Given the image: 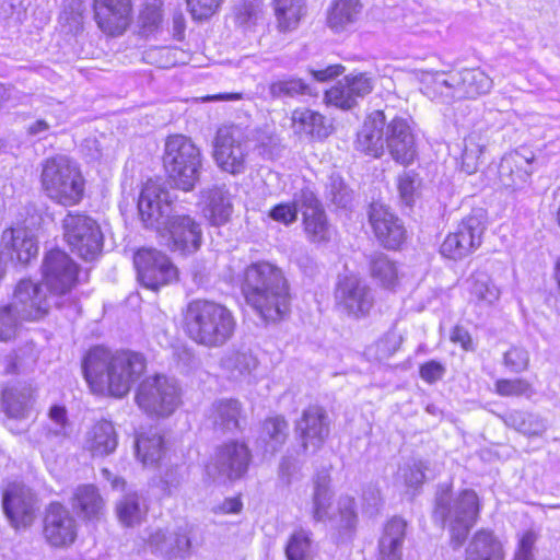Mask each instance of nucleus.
Instances as JSON below:
<instances>
[{
	"instance_id": "obj_25",
	"label": "nucleus",
	"mask_w": 560,
	"mask_h": 560,
	"mask_svg": "<svg viewBox=\"0 0 560 560\" xmlns=\"http://www.w3.org/2000/svg\"><path fill=\"white\" fill-rule=\"evenodd\" d=\"M36 400V387L28 382L7 386L2 390V409L13 419L27 418Z\"/></svg>"
},
{
	"instance_id": "obj_36",
	"label": "nucleus",
	"mask_w": 560,
	"mask_h": 560,
	"mask_svg": "<svg viewBox=\"0 0 560 560\" xmlns=\"http://www.w3.org/2000/svg\"><path fill=\"white\" fill-rule=\"evenodd\" d=\"M272 8L281 32L295 30L307 12L305 0H272Z\"/></svg>"
},
{
	"instance_id": "obj_30",
	"label": "nucleus",
	"mask_w": 560,
	"mask_h": 560,
	"mask_svg": "<svg viewBox=\"0 0 560 560\" xmlns=\"http://www.w3.org/2000/svg\"><path fill=\"white\" fill-rule=\"evenodd\" d=\"M117 433L113 423L102 419L96 421L85 436V447L93 456H106L117 447Z\"/></svg>"
},
{
	"instance_id": "obj_59",
	"label": "nucleus",
	"mask_w": 560,
	"mask_h": 560,
	"mask_svg": "<svg viewBox=\"0 0 560 560\" xmlns=\"http://www.w3.org/2000/svg\"><path fill=\"white\" fill-rule=\"evenodd\" d=\"M343 79L350 86V92H352L357 98H363L370 94L374 88V78L365 72L351 73Z\"/></svg>"
},
{
	"instance_id": "obj_47",
	"label": "nucleus",
	"mask_w": 560,
	"mask_h": 560,
	"mask_svg": "<svg viewBox=\"0 0 560 560\" xmlns=\"http://www.w3.org/2000/svg\"><path fill=\"white\" fill-rule=\"evenodd\" d=\"M304 231L313 243H326L331 236V226L327 221L325 211L303 212Z\"/></svg>"
},
{
	"instance_id": "obj_63",
	"label": "nucleus",
	"mask_w": 560,
	"mask_h": 560,
	"mask_svg": "<svg viewBox=\"0 0 560 560\" xmlns=\"http://www.w3.org/2000/svg\"><path fill=\"white\" fill-rule=\"evenodd\" d=\"M222 0H186L194 20H205L215 13Z\"/></svg>"
},
{
	"instance_id": "obj_10",
	"label": "nucleus",
	"mask_w": 560,
	"mask_h": 560,
	"mask_svg": "<svg viewBox=\"0 0 560 560\" xmlns=\"http://www.w3.org/2000/svg\"><path fill=\"white\" fill-rule=\"evenodd\" d=\"M334 298L337 311L353 319L368 317L375 303L373 289L355 275L339 278Z\"/></svg>"
},
{
	"instance_id": "obj_14",
	"label": "nucleus",
	"mask_w": 560,
	"mask_h": 560,
	"mask_svg": "<svg viewBox=\"0 0 560 560\" xmlns=\"http://www.w3.org/2000/svg\"><path fill=\"white\" fill-rule=\"evenodd\" d=\"M250 454L241 442L231 441L220 445L206 465L207 475L213 480H235L248 468Z\"/></svg>"
},
{
	"instance_id": "obj_49",
	"label": "nucleus",
	"mask_w": 560,
	"mask_h": 560,
	"mask_svg": "<svg viewBox=\"0 0 560 560\" xmlns=\"http://www.w3.org/2000/svg\"><path fill=\"white\" fill-rule=\"evenodd\" d=\"M327 520L336 529H352L357 524L354 499L348 495L340 497L338 500L337 513L331 516H327Z\"/></svg>"
},
{
	"instance_id": "obj_35",
	"label": "nucleus",
	"mask_w": 560,
	"mask_h": 560,
	"mask_svg": "<svg viewBox=\"0 0 560 560\" xmlns=\"http://www.w3.org/2000/svg\"><path fill=\"white\" fill-rule=\"evenodd\" d=\"M360 0H334L328 9L327 25L336 33L355 24L362 12Z\"/></svg>"
},
{
	"instance_id": "obj_26",
	"label": "nucleus",
	"mask_w": 560,
	"mask_h": 560,
	"mask_svg": "<svg viewBox=\"0 0 560 560\" xmlns=\"http://www.w3.org/2000/svg\"><path fill=\"white\" fill-rule=\"evenodd\" d=\"M418 79L421 92L429 98L441 103L456 101L455 72L420 71Z\"/></svg>"
},
{
	"instance_id": "obj_24",
	"label": "nucleus",
	"mask_w": 560,
	"mask_h": 560,
	"mask_svg": "<svg viewBox=\"0 0 560 560\" xmlns=\"http://www.w3.org/2000/svg\"><path fill=\"white\" fill-rule=\"evenodd\" d=\"M44 537L54 547L69 546L77 537L75 521L60 503H50L46 511Z\"/></svg>"
},
{
	"instance_id": "obj_43",
	"label": "nucleus",
	"mask_w": 560,
	"mask_h": 560,
	"mask_svg": "<svg viewBox=\"0 0 560 560\" xmlns=\"http://www.w3.org/2000/svg\"><path fill=\"white\" fill-rule=\"evenodd\" d=\"M371 277L384 288H394L398 282V269L384 253L376 252L369 259Z\"/></svg>"
},
{
	"instance_id": "obj_29",
	"label": "nucleus",
	"mask_w": 560,
	"mask_h": 560,
	"mask_svg": "<svg viewBox=\"0 0 560 560\" xmlns=\"http://www.w3.org/2000/svg\"><path fill=\"white\" fill-rule=\"evenodd\" d=\"M145 498L137 491L125 492L115 503V512L119 523L125 527L140 525L148 514Z\"/></svg>"
},
{
	"instance_id": "obj_51",
	"label": "nucleus",
	"mask_w": 560,
	"mask_h": 560,
	"mask_svg": "<svg viewBox=\"0 0 560 560\" xmlns=\"http://www.w3.org/2000/svg\"><path fill=\"white\" fill-rule=\"evenodd\" d=\"M325 197L336 208L346 209L352 203L353 192L340 176L331 175L326 185Z\"/></svg>"
},
{
	"instance_id": "obj_33",
	"label": "nucleus",
	"mask_w": 560,
	"mask_h": 560,
	"mask_svg": "<svg viewBox=\"0 0 560 560\" xmlns=\"http://www.w3.org/2000/svg\"><path fill=\"white\" fill-rule=\"evenodd\" d=\"M499 417L506 427L528 438L542 436L549 427L545 417L525 410H511Z\"/></svg>"
},
{
	"instance_id": "obj_17",
	"label": "nucleus",
	"mask_w": 560,
	"mask_h": 560,
	"mask_svg": "<svg viewBox=\"0 0 560 560\" xmlns=\"http://www.w3.org/2000/svg\"><path fill=\"white\" fill-rule=\"evenodd\" d=\"M159 234L171 250L184 255L197 252L202 243L200 224L191 217L177 211Z\"/></svg>"
},
{
	"instance_id": "obj_16",
	"label": "nucleus",
	"mask_w": 560,
	"mask_h": 560,
	"mask_svg": "<svg viewBox=\"0 0 560 560\" xmlns=\"http://www.w3.org/2000/svg\"><path fill=\"white\" fill-rule=\"evenodd\" d=\"M485 229L480 217L464 218L457 229L445 237L440 247L441 254L453 260L465 258L480 246Z\"/></svg>"
},
{
	"instance_id": "obj_5",
	"label": "nucleus",
	"mask_w": 560,
	"mask_h": 560,
	"mask_svg": "<svg viewBox=\"0 0 560 560\" xmlns=\"http://www.w3.org/2000/svg\"><path fill=\"white\" fill-rule=\"evenodd\" d=\"M40 187L48 199L70 207L82 200L85 179L74 161L66 155H55L42 163Z\"/></svg>"
},
{
	"instance_id": "obj_12",
	"label": "nucleus",
	"mask_w": 560,
	"mask_h": 560,
	"mask_svg": "<svg viewBox=\"0 0 560 560\" xmlns=\"http://www.w3.org/2000/svg\"><path fill=\"white\" fill-rule=\"evenodd\" d=\"M77 264L60 249H52L47 253L43 261V278L46 289L51 296H56L54 304L62 306L59 299L66 296L77 282Z\"/></svg>"
},
{
	"instance_id": "obj_27",
	"label": "nucleus",
	"mask_w": 560,
	"mask_h": 560,
	"mask_svg": "<svg viewBox=\"0 0 560 560\" xmlns=\"http://www.w3.org/2000/svg\"><path fill=\"white\" fill-rule=\"evenodd\" d=\"M407 523L400 517L389 520L378 540L377 560H401Z\"/></svg>"
},
{
	"instance_id": "obj_19",
	"label": "nucleus",
	"mask_w": 560,
	"mask_h": 560,
	"mask_svg": "<svg viewBox=\"0 0 560 560\" xmlns=\"http://www.w3.org/2000/svg\"><path fill=\"white\" fill-rule=\"evenodd\" d=\"M2 508L14 528L27 527L35 520L38 503L33 491L18 482L10 483L3 491Z\"/></svg>"
},
{
	"instance_id": "obj_1",
	"label": "nucleus",
	"mask_w": 560,
	"mask_h": 560,
	"mask_svg": "<svg viewBox=\"0 0 560 560\" xmlns=\"http://www.w3.org/2000/svg\"><path fill=\"white\" fill-rule=\"evenodd\" d=\"M83 373L91 389L121 398L147 369L145 358L133 351H117L103 347L91 349L83 361Z\"/></svg>"
},
{
	"instance_id": "obj_39",
	"label": "nucleus",
	"mask_w": 560,
	"mask_h": 560,
	"mask_svg": "<svg viewBox=\"0 0 560 560\" xmlns=\"http://www.w3.org/2000/svg\"><path fill=\"white\" fill-rule=\"evenodd\" d=\"M2 238L10 243L19 262L26 265L37 256V243L27 230L22 228L5 230Z\"/></svg>"
},
{
	"instance_id": "obj_52",
	"label": "nucleus",
	"mask_w": 560,
	"mask_h": 560,
	"mask_svg": "<svg viewBox=\"0 0 560 560\" xmlns=\"http://www.w3.org/2000/svg\"><path fill=\"white\" fill-rule=\"evenodd\" d=\"M494 390L502 397H526L535 395V389L525 378H501L494 384Z\"/></svg>"
},
{
	"instance_id": "obj_64",
	"label": "nucleus",
	"mask_w": 560,
	"mask_h": 560,
	"mask_svg": "<svg viewBox=\"0 0 560 560\" xmlns=\"http://www.w3.org/2000/svg\"><path fill=\"white\" fill-rule=\"evenodd\" d=\"M170 547V555H167L168 558L186 559L190 557L192 552L191 539L185 533H175L174 535H171Z\"/></svg>"
},
{
	"instance_id": "obj_21",
	"label": "nucleus",
	"mask_w": 560,
	"mask_h": 560,
	"mask_svg": "<svg viewBox=\"0 0 560 560\" xmlns=\"http://www.w3.org/2000/svg\"><path fill=\"white\" fill-rule=\"evenodd\" d=\"M535 154L527 148H521L506 153L498 167L499 180L502 187L512 191L522 190L528 186L533 173Z\"/></svg>"
},
{
	"instance_id": "obj_56",
	"label": "nucleus",
	"mask_w": 560,
	"mask_h": 560,
	"mask_svg": "<svg viewBox=\"0 0 560 560\" xmlns=\"http://www.w3.org/2000/svg\"><path fill=\"white\" fill-rule=\"evenodd\" d=\"M35 361L36 355L34 354V347L32 345L26 346L23 349H20L15 354L7 358L5 373H20L24 371L28 364H32Z\"/></svg>"
},
{
	"instance_id": "obj_6",
	"label": "nucleus",
	"mask_w": 560,
	"mask_h": 560,
	"mask_svg": "<svg viewBox=\"0 0 560 560\" xmlns=\"http://www.w3.org/2000/svg\"><path fill=\"white\" fill-rule=\"evenodd\" d=\"M479 512L480 501L474 490H463L452 501L445 491L436 498L434 517L447 524L451 544L457 549L466 541L470 529L477 523Z\"/></svg>"
},
{
	"instance_id": "obj_11",
	"label": "nucleus",
	"mask_w": 560,
	"mask_h": 560,
	"mask_svg": "<svg viewBox=\"0 0 560 560\" xmlns=\"http://www.w3.org/2000/svg\"><path fill=\"white\" fill-rule=\"evenodd\" d=\"M248 152V141L240 127L219 128L213 141V159L222 171L232 175L243 174Z\"/></svg>"
},
{
	"instance_id": "obj_18",
	"label": "nucleus",
	"mask_w": 560,
	"mask_h": 560,
	"mask_svg": "<svg viewBox=\"0 0 560 560\" xmlns=\"http://www.w3.org/2000/svg\"><path fill=\"white\" fill-rule=\"evenodd\" d=\"M56 301V296L47 295L42 285L28 279H22L18 282L12 302L15 312L28 322L38 320L47 315L48 310Z\"/></svg>"
},
{
	"instance_id": "obj_45",
	"label": "nucleus",
	"mask_w": 560,
	"mask_h": 560,
	"mask_svg": "<svg viewBox=\"0 0 560 560\" xmlns=\"http://www.w3.org/2000/svg\"><path fill=\"white\" fill-rule=\"evenodd\" d=\"M136 452L143 465L156 464L163 454V439L156 431H149L136 440Z\"/></svg>"
},
{
	"instance_id": "obj_34",
	"label": "nucleus",
	"mask_w": 560,
	"mask_h": 560,
	"mask_svg": "<svg viewBox=\"0 0 560 560\" xmlns=\"http://www.w3.org/2000/svg\"><path fill=\"white\" fill-rule=\"evenodd\" d=\"M71 505L80 517L97 520L103 514L105 501L95 486L81 485L73 492Z\"/></svg>"
},
{
	"instance_id": "obj_23",
	"label": "nucleus",
	"mask_w": 560,
	"mask_h": 560,
	"mask_svg": "<svg viewBox=\"0 0 560 560\" xmlns=\"http://www.w3.org/2000/svg\"><path fill=\"white\" fill-rule=\"evenodd\" d=\"M131 0H94V19L108 36L122 35L131 23Z\"/></svg>"
},
{
	"instance_id": "obj_46",
	"label": "nucleus",
	"mask_w": 560,
	"mask_h": 560,
	"mask_svg": "<svg viewBox=\"0 0 560 560\" xmlns=\"http://www.w3.org/2000/svg\"><path fill=\"white\" fill-rule=\"evenodd\" d=\"M269 94L272 98H294L300 95H310L312 91L301 78L283 75L269 84Z\"/></svg>"
},
{
	"instance_id": "obj_54",
	"label": "nucleus",
	"mask_w": 560,
	"mask_h": 560,
	"mask_svg": "<svg viewBox=\"0 0 560 560\" xmlns=\"http://www.w3.org/2000/svg\"><path fill=\"white\" fill-rule=\"evenodd\" d=\"M325 100L327 104L341 109H350L355 106L358 102V98L350 92V86L345 79L340 80L326 92Z\"/></svg>"
},
{
	"instance_id": "obj_60",
	"label": "nucleus",
	"mask_w": 560,
	"mask_h": 560,
	"mask_svg": "<svg viewBox=\"0 0 560 560\" xmlns=\"http://www.w3.org/2000/svg\"><path fill=\"white\" fill-rule=\"evenodd\" d=\"M264 432L273 442L271 447L275 450L283 444L288 436V422L282 417L267 419L264 422Z\"/></svg>"
},
{
	"instance_id": "obj_62",
	"label": "nucleus",
	"mask_w": 560,
	"mask_h": 560,
	"mask_svg": "<svg viewBox=\"0 0 560 560\" xmlns=\"http://www.w3.org/2000/svg\"><path fill=\"white\" fill-rule=\"evenodd\" d=\"M503 362L512 372L520 373L527 369L529 355L524 348L512 347L504 353Z\"/></svg>"
},
{
	"instance_id": "obj_44",
	"label": "nucleus",
	"mask_w": 560,
	"mask_h": 560,
	"mask_svg": "<svg viewBox=\"0 0 560 560\" xmlns=\"http://www.w3.org/2000/svg\"><path fill=\"white\" fill-rule=\"evenodd\" d=\"M486 144L479 133L472 132L464 138L458 158L459 166L466 174L478 171Z\"/></svg>"
},
{
	"instance_id": "obj_2",
	"label": "nucleus",
	"mask_w": 560,
	"mask_h": 560,
	"mask_svg": "<svg viewBox=\"0 0 560 560\" xmlns=\"http://www.w3.org/2000/svg\"><path fill=\"white\" fill-rule=\"evenodd\" d=\"M385 147L392 158L402 165L412 163L417 154L415 136L408 121L394 117L386 122L385 114L374 110L365 118L358 132L357 149L378 158L384 153Z\"/></svg>"
},
{
	"instance_id": "obj_4",
	"label": "nucleus",
	"mask_w": 560,
	"mask_h": 560,
	"mask_svg": "<svg viewBox=\"0 0 560 560\" xmlns=\"http://www.w3.org/2000/svg\"><path fill=\"white\" fill-rule=\"evenodd\" d=\"M184 325L188 337L196 343L220 348L233 337L236 320L225 305L198 299L187 305Z\"/></svg>"
},
{
	"instance_id": "obj_22",
	"label": "nucleus",
	"mask_w": 560,
	"mask_h": 560,
	"mask_svg": "<svg viewBox=\"0 0 560 560\" xmlns=\"http://www.w3.org/2000/svg\"><path fill=\"white\" fill-rule=\"evenodd\" d=\"M295 432L305 452L310 448L314 452L319 450L330 434L327 411L318 405L308 406L296 421Z\"/></svg>"
},
{
	"instance_id": "obj_58",
	"label": "nucleus",
	"mask_w": 560,
	"mask_h": 560,
	"mask_svg": "<svg viewBox=\"0 0 560 560\" xmlns=\"http://www.w3.org/2000/svg\"><path fill=\"white\" fill-rule=\"evenodd\" d=\"M162 22L161 3L158 0L148 2L139 15V23L144 32H153Z\"/></svg>"
},
{
	"instance_id": "obj_8",
	"label": "nucleus",
	"mask_w": 560,
	"mask_h": 560,
	"mask_svg": "<svg viewBox=\"0 0 560 560\" xmlns=\"http://www.w3.org/2000/svg\"><path fill=\"white\" fill-rule=\"evenodd\" d=\"M136 402L148 415L168 417L180 405V388L174 378L154 375L140 383Z\"/></svg>"
},
{
	"instance_id": "obj_38",
	"label": "nucleus",
	"mask_w": 560,
	"mask_h": 560,
	"mask_svg": "<svg viewBox=\"0 0 560 560\" xmlns=\"http://www.w3.org/2000/svg\"><path fill=\"white\" fill-rule=\"evenodd\" d=\"M470 299L479 306H491L499 301L501 291L494 284L491 277L481 270H477L468 279Z\"/></svg>"
},
{
	"instance_id": "obj_40",
	"label": "nucleus",
	"mask_w": 560,
	"mask_h": 560,
	"mask_svg": "<svg viewBox=\"0 0 560 560\" xmlns=\"http://www.w3.org/2000/svg\"><path fill=\"white\" fill-rule=\"evenodd\" d=\"M291 119L295 131L299 133L317 138H325L329 133L325 117L312 109L296 108L292 112Z\"/></svg>"
},
{
	"instance_id": "obj_32",
	"label": "nucleus",
	"mask_w": 560,
	"mask_h": 560,
	"mask_svg": "<svg viewBox=\"0 0 560 560\" xmlns=\"http://www.w3.org/2000/svg\"><path fill=\"white\" fill-rule=\"evenodd\" d=\"M205 214L213 225L226 223L232 214L231 194L225 186H214L202 191Z\"/></svg>"
},
{
	"instance_id": "obj_53",
	"label": "nucleus",
	"mask_w": 560,
	"mask_h": 560,
	"mask_svg": "<svg viewBox=\"0 0 560 560\" xmlns=\"http://www.w3.org/2000/svg\"><path fill=\"white\" fill-rule=\"evenodd\" d=\"M182 51L170 47H151L143 52V60L161 69L176 66L180 60Z\"/></svg>"
},
{
	"instance_id": "obj_48",
	"label": "nucleus",
	"mask_w": 560,
	"mask_h": 560,
	"mask_svg": "<svg viewBox=\"0 0 560 560\" xmlns=\"http://www.w3.org/2000/svg\"><path fill=\"white\" fill-rule=\"evenodd\" d=\"M49 424L45 428V439L48 442L61 443L70 434V423L67 410L62 406L55 405L48 412Z\"/></svg>"
},
{
	"instance_id": "obj_7",
	"label": "nucleus",
	"mask_w": 560,
	"mask_h": 560,
	"mask_svg": "<svg viewBox=\"0 0 560 560\" xmlns=\"http://www.w3.org/2000/svg\"><path fill=\"white\" fill-rule=\"evenodd\" d=\"M163 162L174 186L184 191L194 189L200 177L202 156L190 138L183 135L170 136L165 142Z\"/></svg>"
},
{
	"instance_id": "obj_42",
	"label": "nucleus",
	"mask_w": 560,
	"mask_h": 560,
	"mask_svg": "<svg viewBox=\"0 0 560 560\" xmlns=\"http://www.w3.org/2000/svg\"><path fill=\"white\" fill-rule=\"evenodd\" d=\"M312 515L315 522H324L328 516L331 492L329 488L330 476L327 471H320L313 481Z\"/></svg>"
},
{
	"instance_id": "obj_20",
	"label": "nucleus",
	"mask_w": 560,
	"mask_h": 560,
	"mask_svg": "<svg viewBox=\"0 0 560 560\" xmlns=\"http://www.w3.org/2000/svg\"><path fill=\"white\" fill-rule=\"evenodd\" d=\"M368 214L380 244L387 249H398L407 238L402 221L387 206L380 202L371 203Z\"/></svg>"
},
{
	"instance_id": "obj_55",
	"label": "nucleus",
	"mask_w": 560,
	"mask_h": 560,
	"mask_svg": "<svg viewBox=\"0 0 560 560\" xmlns=\"http://www.w3.org/2000/svg\"><path fill=\"white\" fill-rule=\"evenodd\" d=\"M225 365L240 376L250 375L257 368L258 361L250 351H236L225 360Z\"/></svg>"
},
{
	"instance_id": "obj_13",
	"label": "nucleus",
	"mask_w": 560,
	"mask_h": 560,
	"mask_svg": "<svg viewBox=\"0 0 560 560\" xmlns=\"http://www.w3.org/2000/svg\"><path fill=\"white\" fill-rule=\"evenodd\" d=\"M141 284L152 291L173 283L177 280V268L170 258L153 248L139 249L133 258Z\"/></svg>"
},
{
	"instance_id": "obj_28",
	"label": "nucleus",
	"mask_w": 560,
	"mask_h": 560,
	"mask_svg": "<svg viewBox=\"0 0 560 560\" xmlns=\"http://www.w3.org/2000/svg\"><path fill=\"white\" fill-rule=\"evenodd\" d=\"M492 86V79L479 68L455 72L456 100L476 98L489 93Z\"/></svg>"
},
{
	"instance_id": "obj_9",
	"label": "nucleus",
	"mask_w": 560,
	"mask_h": 560,
	"mask_svg": "<svg viewBox=\"0 0 560 560\" xmlns=\"http://www.w3.org/2000/svg\"><path fill=\"white\" fill-rule=\"evenodd\" d=\"M63 237L73 253L84 260H94L102 252L103 233L91 217L68 212L62 220Z\"/></svg>"
},
{
	"instance_id": "obj_3",
	"label": "nucleus",
	"mask_w": 560,
	"mask_h": 560,
	"mask_svg": "<svg viewBox=\"0 0 560 560\" xmlns=\"http://www.w3.org/2000/svg\"><path fill=\"white\" fill-rule=\"evenodd\" d=\"M242 290L247 304L267 322H277L289 311L288 281L283 271L268 261L245 269Z\"/></svg>"
},
{
	"instance_id": "obj_61",
	"label": "nucleus",
	"mask_w": 560,
	"mask_h": 560,
	"mask_svg": "<svg viewBox=\"0 0 560 560\" xmlns=\"http://www.w3.org/2000/svg\"><path fill=\"white\" fill-rule=\"evenodd\" d=\"M27 0H0V19L22 23L27 20Z\"/></svg>"
},
{
	"instance_id": "obj_31",
	"label": "nucleus",
	"mask_w": 560,
	"mask_h": 560,
	"mask_svg": "<svg viewBox=\"0 0 560 560\" xmlns=\"http://www.w3.org/2000/svg\"><path fill=\"white\" fill-rule=\"evenodd\" d=\"M465 556L485 560H505L503 542L492 530H477L465 550Z\"/></svg>"
},
{
	"instance_id": "obj_50",
	"label": "nucleus",
	"mask_w": 560,
	"mask_h": 560,
	"mask_svg": "<svg viewBox=\"0 0 560 560\" xmlns=\"http://www.w3.org/2000/svg\"><path fill=\"white\" fill-rule=\"evenodd\" d=\"M24 319L9 303H0V341L9 342L18 336Z\"/></svg>"
},
{
	"instance_id": "obj_15",
	"label": "nucleus",
	"mask_w": 560,
	"mask_h": 560,
	"mask_svg": "<svg viewBox=\"0 0 560 560\" xmlns=\"http://www.w3.org/2000/svg\"><path fill=\"white\" fill-rule=\"evenodd\" d=\"M138 210L144 226L154 229L158 233L162 232L176 213L168 199V192L153 182H148L143 186L138 200Z\"/></svg>"
},
{
	"instance_id": "obj_37",
	"label": "nucleus",
	"mask_w": 560,
	"mask_h": 560,
	"mask_svg": "<svg viewBox=\"0 0 560 560\" xmlns=\"http://www.w3.org/2000/svg\"><path fill=\"white\" fill-rule=\"evenodd\" d=\"M241 404L235 399H220L213 402L210 419L215 429L234 432L240 428Z\"/></svg>"
},
{
	"instance_id": "obj_41",
	"label": "nucleus",
	"mask_w": 560,
	"mask_h": 560,
	"mask_svg": "<svg viewBox=\"0 0 560 560\" xmlns=\"http://www.w3.org/2000/svg\"><path fill=\"white\" fill-rule=\"evenodd\" d=\"M313 542V532L310 528L295 527L284 547L287 560H312Z\"/></svg>"
},
{
	"instance_id": "obj_57",
	"label": "nucleus",
	"mask_w": 560,
	"mask_h": 560,
	"mask_svg": "<svg viewBox=\"0 0 560 560\" xmlns=\"http://www.w3.org/2000/svg\"><path fill=\"white\" fill-rule=\"evenodd\" d=\"M425 466L421 460H411L399 468L398 475L408 487L417 488L424 481Z\"/></svg>"
}]
</instances>
